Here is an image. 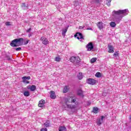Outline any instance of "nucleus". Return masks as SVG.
<instances>
[{"label": "nucleus", "mask_w": 131, "mask_h": 131, "mask_svg": "<svg viewBox=\"0 0 131 131\" xmlns=\"http://www.w3.org/2000/svg\"><path fill=\"white\" fill-rule=\"evenodd\" d=\"M113 14H115V15H117V16H116L114 18V20L116 23H120V21H121L122 18L128 14V10L124 9L122 10H119L118 11L114 10L113 11Z\"/></svg>", "instance_id": "nucleus-1"}, {"label": "nucleus", "mask_w": 131, "mask_h": 131, "mask_svg": "<svg viewBox=\"0 0 131 131\" xmlns=\"http://www.w3.org/2000/svg\"><path fill=\"white\" fill-rule=\"evenodd\" d=\"M76 102V99L74 97H69L68 98L65 99V104L67 105V108L69 109H76L78 107V103Z\"/></svg>", "instance_id": "nucleus-2"}, {"label": "nucleus", "mask_w": 131, "mask_h": 131, "mask_svg": "<svg viewBox=\"0 0 131 131\" xmlns=\"http://www.w3.org/2000/svg\"><path fill=\"white\" fill-rule=\"evenodd\" d=\"M24 42V39H23V38L15 39L11 41L10 43V46L11 47L16 48L17 47H19V46H22Z\"/></svg>", "instance_id": "nucleus-3"}, {"label": "nucleus", "mask_w": 131, "mask_h": 131, "mask_svg": "<svg viewBox=\"0 0 131 131\" xmlns=\"http://www.w3.org/2000/svg\"><path fill=\"white\" fill-rule=\"evenodd\" d=\"M75 37H76L77 39H81L80 40V41H83L84 38L83 37V36H82V34L81 33H77L75 35Z\"/></svg>", "instance_id": "nucleus-4"}, {"label": "nucleus", "mask_w": 131, "mask_h": 131, "mask_svg": "<svg viewBox=\"0 0 131 131\" xmlns=\"http://www.w3.org/2000/svg\"><path fill=\"white\" fill-rule=\"evenodd\" d=\"M86 49H87V51L88 52H91L94 50V45H93V42H90L86 46Z\"/></svg>", "instance_id": "nucleus-5"}, {"label": "nucleus", "mask_w": 131, "mask_h": 131, "mask_svg": "<svg viewBox=\"0 0 131 131\" xmlns=\"http://www.w3.org/2000/svg\"><path fill=\"white\" fill-rule=\"evenodd\" d=\"M87 83L89 84H92V85H94V84H96L97 82V80L93 79V78H89L86 80Z\"/></svg>", "instance_id": "nucleus-6"}, {"label": "nucleus", "mask_w": 131, "mask_h": 131, "mask_svg": "<svg viewBox=\"0 0 131 131\" xmlns=\"http://www.w3.org/2000/svg\"><path fill=\"white\" fill-rule=\"evenodd\" d=\"M101 118H98L97 120V124H98V125H101V124H102V123H103V120L104 119V118H105V117L104 116H101Z\"/></svg>", "instance_id": "nucleus-7"}, {"label": "nucleus", "mask_w": 131, "mask_h": 131, "mask_svg": "<svg viewBox=\"0 0 131 131\" xmlns=\"http://www.w3.org/2000/svg\"><path fill=\"white\" fill-rule=\"evenodd\" d=\"M40 40H41L43 45H47L49 44V40H48V38L45 37H41L40 38Z\"/></svg>", "instance_id": "nucleus-8"}, {"label": "nucleus", "mask_w": 131, "mask_h": 131, "mask_svg": "<svg viewBox=\"0 0 131 131\" xmlns=\"http://www.w3.org/2000/svg\"><path fill=\"white\" fill-rule=\"evenodd\" d=\"M45 104H46V101L43 99H42L39 101L38 106V107L42 108V107H45Z\"/></svg>", "instance_id": "nucleus-9"}, {"label": "nucleus", "mask_w": 131, "mask_h": 131, "mask_svg": "<svg viewBox=\"0 0 131 131\" xmlns=\"http://www.w3.org/2000/svg\"><path fill=\"white\" fill-rule=\"evenodd\" d=\"M108 53H114V47L111 44H108Z\"/></svg>", "instance_id": "nucleus-10"}, {"label": "nucleus", "mask_w": 131, "mask_h": 131, "mask_svg": "<svg viewBox=\"0 0 131 131\" xmlns=\"http://www.w3.org/2000/svg\"><path fill=\"white\" fill-rule=\"evenodd\" d=\"M29 90H30L31 92H34L36 90V86L35 85H29L27 86Z\"/></svg>", "instance_id": "nucleus-11"}, {"label": "nucleus", "mask_w": 131, "mask_h": 131, "mask_svg": "<svg viewBox=\"0 0 131 131\" xmlns=\"http://www.w3.org/2000/svg\"><path fill=\"white\" fill-rule=\"evenodd\" d=\"M50 95L51 99H52L53 100L56 99V93H55L54 91H51Z\"/></svg>", "instance_id": "nucleus-12"}, {"label": "nucleus", "mask_w": 131, "mask_h": 131, "mask_svg": "<svg viewBox=\"0 0 131 131\" xmlns=\"http://www.w3.org/2000/svg\"><path fill=\"white\" fill-rule=\"evenodd\" d=\"M74 6L75 8H79L80 3H79L78 1H75L74 2Z\"/></svg>", "instance_id": "nucleus-13"}, {"label": "nucleus", "mask_w": 131, "mask_h": 131, "mask_svg": "<svg viewBox=\"0 0 131 131\" xmlns=\"http://www.w3.org/2000/svg\"><path fill=\"white\" fill-rule=\"evenodd\" d=\"M68 91H69V86H65L63 88V93H64V94H66V93H67Z\"/></svg>", "instance_id": "nucleus-14"}, {"label": "nucleus", "mask_w": 131, "mask_h": 131, "mask_svg": "<svg viewBox=\"0 0 131 131\" xmlns=\"http://www.w3.org/2000/svg\"><path fill=\"white\" fill-rule=\"evenodd\" d=\"M78 96H80L81 97H84V95H83V91L81 90H79L78 91L77 93Z\"/></svg>", "instance_id": "nucleus-15"}, {"label": "nucleus", "mask_w": 131, "mask_h": 131, "mask_svg": "<svg viewBox=\"0 0 131 131\" xmlns=\"http://www.w3.org/2000/svg\"><path fill=\"white\" fill-rule=\"evenodd\" d=\"M79 62H80V58H79V57H76L74 64H78Z\"/></svg>", "instance_id": "nucleus-16"}, {"label": "nucleus", "mask_w": 131, "mask_h": 131, "mask_svg": "<svg viewBox=\"0 0 131 131\" xmlns=\"http://www.w3.org/2000/svg\"><path fill=\"white\" fill-rule=\"evenodd\" d=\"M28 7H29V5H27V6L25 5V3H23L21 4V8H23L24 10H28Z\"/></svg>", "instance_id": "nucleus-17"}, {"label": "nucleus", "mask_w": 131, "mask_h": 131, "mask_svg": "<svg viewBox=\"0 0 131 131\" xmlns=\"http://www.w3.org/2000/svg\"><path fill=\"white\" fill-rule=\"evenodd\" d=\"M103 23L99 22L98 24H97V26H98L99 29H100V30L102 29H103Z\"/></svg>", "instance_id": "nucleus-18"}, {"label": "nucleus", "mask_w": 131, "mask_h": 131, "mask_svg": "<svg viewBox=\"0 0 131 131\" xmlns=\"http://www.w3.org/2000/svg\"><path fill=\"white\" fill-rule=\"evenodd\" d=\"M68 30V28H66V29L62 30V34L63 36H65V35L66 34V33L67 32Z\"/></svg>", "instance_id": "nucleus-19"}, {"label": "nucleus", "mask_w": 131, "mask_h": 131, "mask_svg": "<svg viewBox=\"0 0 131 131\" xmlns=\"http://www.w3.org/2000/svg\"><path fill=\"white\" fill-rule=\"evenodd\" d=\"M77 77L80 80H81V79L83 78V75H82V73H79L77 75Z\"/></svg>", "instance_id": "nucleus-20"}, {"label": "nucleus", "mask_w": 131, "mask_h": 131, "mask_svg": "<svg viewBox=\"0 0 131 131\" xmlns=\"http://www.w3.org/2000/svg\"><path fill=\"white\" fill-rule=\"evenodd\" d=\"M22 79L23 80V81L25 82V80H26V79H27L28 80H29V79H30V76H24L23 77Z\"/></svg>", "instance_id": "nucleus-21"}, {"label": "nucleus", "mask_w": 131, "mask_h": 131, "mask_svg": "<svg viewBox=\"0 0 131 131\" xmlns=\"http://www.w3.org/2000/svg\"><path fill=\"white\" fill-rule=\"evenodd\" d=\"M59 131H66V127L65 126H60Z\"/></svg>", "instance_id": "nucleus-22"}, {"label": "nucleus", "mask_w": 131, "mask_h": 131, "mask_svg": "<svg viewBox=\"0 0 131 131\" xmlns=\"http://www.w3.org/2000/svg\"><path fill=\"white\" fill-rule=\"evenodd\" d=\"M24 95L25 97H29V96H30V93L28 91H25L24 93Z\"/></svg>", "instance_id": "nucleus-23"}, {"label": "nucleus", "mask_w": 131, "mask_h": 131, "mask_svg": "<svg viewBox=\"0 0 131 131\" xmlns=\"http://www.w3.org/2000/svg\"><path fill=\"white\" fill-rule=\"evenodd\" d=\"M112 0H106V5L108 6V7H110L111 6V1Z\"/></svg>", "instance_id": "nucleus-24"}, {"label": "nucleus", "mask_w": 131, "mask_h": 131, "mask_svg": "<svg viewBox=\"0 0 131 131\" xmlns=\"http://www.w3.org/2000/svg\"><path fill=\"white\" fill-rule=\"evenodd\" d=\"M76 57H75V56H72V57H71V58H70V61H71V62H72V63H74V62H75V58H76Z\"/></svg>", "instance_id": "nucleus-25"}, {"label": "nucleus", "mask_w": 131, "mask_h": 131, "mask_svg": "<svg viewBox=\"0 0 131 131\" xmlns=\"http://www.w3.org/2000/svg\"><path fill=\"white\" fill-rule=\"evenodd\" d=\"M110 26L111 27H115V26H116V24L114 21H112L110 23Z\"/></svg>", "instance_id": "nucleus-26"}, {"label": "nucleus", "mask_w": 131, "mask_h": 131, "mask_svg": "<svg viewBox=\"0 0 131 131\" xmlns=\"http://www.w3.org/2000/svg\"><path fill=\"white\" fill-rule=\"evenodd\" d=\"M44 125L45 126H46V127H49V126H50V121H48L46 122H45L44 123Z\"/></svg>", "instance_id": "nucleus-27"}, {"label": "nucleus", "mask_w": 131, "mask_h": 131, "mask_svg": "<svg viewBox=\"0 0 131 131\" xmlns=\"http://www.w3.org/2000/svg\"><path fill=\"white\" fill-rule=\"evenodd\" d=\"M98 110H99L98 107H94L93 112H94V113L97 114L98 113Z\"/></svg>", "instance_id": "nucleus-28"}, {"label": "nucleus", "mask_w": 131, "mask_h": 131, "mask_svg": "<svg viewBox=\"0 0 131 131\" xmlns=\"http://www.w3.org/2000/svg\"><path fill=\"white\" fill-rule=\"evenodd\" d=\"M95 76L96 77H101V76H102V74H101V73H100V72H97L95 74Z\"/></svg>", "instance_id": "nucleus-29"}, {"label": "nucleus", "mask_w": 131, "mask_h": 131, "mask_svg": "<svg viewBox=\"0 0 131 131\" xmlns=\"http://www.w3.org/2000/svg\"><path fill=\"white\" fill-rule=\"evenodd\" d=\"M55 61H56V62H60V61H61V58L60 57H56Z\"/></svg>", "instance_id": "nucleus-30"}, {"label": "nucleus", "mask_w": 131, "mask_h": 131, "mask_svg": "<svg viewBox=\"0 0 131 131\" xmlns=\"http://www.w3.org/2000/svg\"><path fill=\"white\" fill-rule=\"evenodd\" d=\"M96 61H97V58H93L91 60V63H95V62H96Z\"/></svg>", "instance_id": "nucleus-31"}, {"label": "nucleus", "mask_w": 131, "mask_h": 131, "mask_svg": "<svg viewBox=\"0 0 131 131\" xmlns=\"http://www.w3.org/2000/svg\"><path fill=\"white\" fill-rule=\"evenodd\" d=\"M30 40L27 39L24 40V45H28V42H29Z\"/></svg>", "instance_id": "nucleus-32"}, {"label": "nucleus", "mask_w": 131, "mask_h": 131, "mask_svg": "<svg viewBox=\"0 0 131 131\" xmlns=\"http://www.w3.org/2000/svg\"><path fill=\"white\" fill-rule=\"evenodd\" d=\"M7 26H10L11 25V23L9 21H7L5 23Z\"/></svg>", "instance_id": "nucleus-33"}, {"label": "nucleus", "mask_w": 131, "mask_h": 131, "mask_svg": "<svg viewBox=\"0 0 131 131\" xmlns=\"http://www.w3.org/2000/svg\"><path fill=\"white\" fill-rule=\"evenodd\" d=\"M22 50V48L21 47H18L17 48H15V51H21Z\"/></svg>", "instance_id": "nucleus-34"}, {"label": "nucleus", "mask_w": 131, "mask_h": 131, "mask_svg": "<svg viewBox=\"0 0 131 131\" xmlns=\"http://www.w3.org/2000/svg\"><path fill=\"white\" fill-rule=\"evenodd\" d=\"M96 4H100V3L102 2V0H95Z\"/></svg>", "instance_id": "nucleus-35"}, {"label": "nucleus", "mask_w": 131, "mask_h": 131, "mask_svg": "<svg viewBox=\"0 0 131 131\" xmlns=\"http://www.w3.org/2000/svg\"><path fill=\"white\" fill-rule=\"evenodd\" d=\"M31 30H32V29H31V28H30L29 29H28V30H27V32L28 33H29V32H30V31H31Z\"/></svg>", "instance_id": "nucleus-36"}, {"label": "nucleus", "mask_w": 131, "mask_h": 131, "mask_svg": "<svg viewBox=\"0 0 131 131\" xmlns=\"http://www.w3.org/2000/svg\"><path fill=\"white\" fill-rule=\"evenodd\" d=\"M114 56L115 57H116V56H118V53L117 52H115V53L114 54Z\"/></svg>", "instance_id": "nucleus-37"}, {"label": "nucleus", "mask_w": 131, "mask_h": 131, "mask_svg": "<svg viewBox=\"0 0 131 131\" xmlns=\"http://www.w3.org/2000/svg\"><path fill=\"white\" fill-rule=\"evenodd\" d=\"M47 128H42L40 131H47Z\"/></svg>", "instance_id": "nucleus-38"}, {"label": "nucleus", "mask_w": 131, "mask_h": 131, "mask_svg": "<svg viewBox=\"0 0 131 131\" xmlns=\"http://www.w3.org/2000/svg\"><path fill=\"white\" fill-rule=\"evenodd\" d=\"M23 82H24V83H29V81L25 80V81H23Z\"/></svg>", "instance_id": "nucleus-39"}, {"label": "nucleus", "mask_w": 131, "mask_h": 131, "mask_svg": "<svg viewBox=\"0 0 131 131\" xmlns=\"http://www.w3.org/2000/svg\"><path fill=\"white\" fill-rule=\"evenodd\" d=\"M87 30H93V29L92 28H88L86 29Z\"/></svg>", "instance_id": "nucleus-40"}, {"label": "nucleus", "mask_w": 131, "mask_h": 131, "mask_svg": "<svg viewBox=\"0 0 131 131\" xmlns=\"http://www.w3.org/2000/svg\"><path fill=\"white\" fill-rule=\"evenodd\" d=\"M28 36H29V37H30V36H31V34H29L28 35Z\"/></svg>", "instance_id": "nucleus-41"}, {"label": "nucleus", "mask_w": 131, "mask_h": 131, "mask_svg": "<svg viewBox=\"0 0 131 131\" xmlns=\"http://www.w3.org/2000/svg\"><path fill=\"white\" fill-rule=\"evenodd\" d=\"M129 102H130V103L131 104V98H130Z\"/></svg>", "instance_id": "nucleus-42"}, {"label": "nucleus", "mask_w": 131, "mask_h": 131, "mask_svg": "<svg viewBox=\"0 0 131 131\" xmlns=\"http://www.w3.org/2000/svg\"><path fill=\"white\" fill-rule=\"evenodd\" d=\"M8 60H9V61H10V60H11V58H9Z\"/></svg>", "instance_id": "nucleus-43"}]
</instances>
